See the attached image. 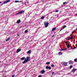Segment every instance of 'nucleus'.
<instances>
[{"instance_id": "nucleus-1", "label": "nucleus", "mask_w": 77, "mask_h": 77, "mask_svg": "<svg viewBox=\"0 0 77 77\" xmlns=\"http://www.w3.org/2000/svg\"><path fill=\"white\" fill-rule=\"evenodd\" d=\"M29 59H30L29 57H26V59H25L24 61L23 62V64H24V63H27V62H28V60H29Z\"/></svg>"}, {"instance_id": "nucleus-2", "label": "nucleus", "mask_w": 77, "mask_h": 77, "mask_svg": "<svg viewBox=\"0 0 77 77\" xmlns=\"http://www.w3.org/2000/svg\"><path fill=\"white\" fill-rule=\"evenodd\" d=\"M44 23L45 28L47 27L48 26L49 23H48V22H47V23L44 22Z\"/></svg>"}, {"instance_id": "nucleus-3", "label": "nucleus", "mask_w": 77, "mask_h": 77, "mask_svg": "<svg viewBox=\"0 0 77 77\" xmlns=\"http://www.w3.org/2000/svg\"><path fill=\"white\" fill-rule=\"evenodd\" d=\"M62 63H63V66H67V65H68V63L66 62H63Z\"/></svg>"}, {"instance_id": "nucleus-4", "label": "nucleus", "mask_w": 77, "mask_h": 77, "mask_svg": "<svg viewBox=\"0 0 77 77\" xmlns=\"http://www.w3.org/2000/svg\"><path fill=\"white\" fill-rule=\"evenodd\" d=\"M46 69H51V66H47L46 67Z\"/></svg>"}, {"instance_id": "nucleus-5", "label": "nucleus", "mask_w": 77, "mask_h": 77, "mask_svg": "<svg viewBox=\"0 0 77 77\" xmlns=\"http://www.w3.org/2000/svg\"><path fill=\"white\" fill-rule=\"evenodd\" d=\"M10 2V0H7L6 1H5V2H4L3 3H4V4H5V3H8V2Z\"/></svg>"}, {"instance_id": "nucleus-6", "label": "nucleus", "mask_w": 77, "mask_h": 77, "mask_svg": "<svg viewBox=\"0 0 77 77\" xmlns=\"http://www.w3.org/2000/svg\"><path fill=\"white\" fill-rule=\"evenodd\" d=\"M23 12H24V11H22L17 13V14H22Z\"/></svg>"}, {"instance_id": "nucleus-7", "label": "nucleus", "mask_w": 77, "mask_h": 77, "mask_svg": "<svg viewBox=\"0 0 77 77\" xmlns=\"http://www.w3.org/2000/svg\"><path fill=\"white\" fill-rule=\"evenodd\" d=\"M20 23H21V20H17L16 23H17V24H19Z\"/></svg>"}, {"instance_id": "nucleus-8", "label": "nucleus", "mask_w": 77, "mask_h": 77, "mask_svg": "<svg viewBox=\"0 0 77 77\" xmlns=\"http://www.w3.org/2000/svg\"><path fill=\"white\" fill-rule=\"evenodd\" d=\"M21 50V49H17V53H19V52H20V51Z\"/></svg>"}, {"instance_id": "nucleus-9", "label": "nucleus", "mask_w": 77, "mask_h": 77, "mask_svg": "<svg viewBox=\"0 0 77 77\" xmlns=\"http://www.w3.org/2000/svg\"><path fill=\"white\" fill-rule=\"evenodd\" d=\"M42 74H44L45 73V70H42L41 71Z\"/></svg>"}, {"instance_id": "nucleus-10", "label": "nucleus", "mask_w": 77, "mask_h": 77, "mask_svg": "<svg viewBox=\"0 0 77 77\" xmlns=\"http://www.w3.org/2000/svg\"><path fill=\"white\" fill-rule=\"evenodd\" d=\"M76 69H73L72 70V72H75V71H76Z\"/></svg>"}, {"instance_id": "nucleus-11", "label": "nucleus", "mask_w": 77, "mask_h": 77, "mask_svg": "<svg viewBox=\"0 0 77 77\" xmlns=\"http://www.w3.org/2000/svg\"><path fill=\"white\" fill-rule=\"evenodd\" d=\"M56 27L53 28L52 30V31H53L54 30H56Z\"/></svg>"}, {"instance_id": "nucleus-12", "label": "nucleus", "mask_w": 77, "mask_h": 77, "mask_svg": "<svg viewBox=\"0 0 77 77\" xmlns=\"http://www.w3.org/2000/svg\"><path fill=\"white\" fill-rule=\"evenodd\" d=\"M30 53H31V50H29V51H28L27 52V53H28V54H29Z\"/></svg>"}, {"instance_id": "nucleus-13", "label": "nucleus", "mask_w": 77, "mask_h": 77, "mask_svg": "<svg viewBox=\"0 0 77 77\" xmlns=\"http://www.w3.org/2000/svg\"><path fill=\"white\" fill-rule=\"evenodd\" d=\"M62 53L61 52H60L58 53V55H59V56L62 55Z\"/></svg>"}, {"instance_id": "nucleus-14", "label": "nucleus", "mask_w": 77, "mask_h": 77, "mask_svg": "<svg viewBox=\"0 0 77 77\" xmlns=\"http://www.w3.org/2000/svg\"><path fill=\"white\" fill-rule=\"evenodd\" d=\"M23 2V1H15V3H18V2Z\"/></svg>"}, {"instance_id": "nucleus-15", "label": "nucleus", "mask_w": 77, "mask_h": 77, "mask_svg": "<svg viewBox=\"0 0 77 77\" xmlns=\"http://www.w3.org/2000/svg\"><path fill=\"white\" fill-rule=\"evenodd\" d=\"M67 50V49L64 48V49H60V50H62L63 51H64L65 50Z\"/></svg>"}, {"instance_id": "nucleus-16", "label": "nucleus", "mask_w": 77, "mask_h": 77, "mask_svg": "<svg viewBox=\"0 0 77 77\" xmlns=\"http://www.w3.org/2000/svg\"><path fill=\"white\" fill-rule=\"evenodd\" d=\"M24 59H25V57H22L21 58V60H24Z\"/></svg>"}, {"instance_id": "nucleus-17", "label": "nucleus", "mask_w": 77, "mask_h": 77, "mask_svg": "<svg viewBox=\"0 0 77 77\" xmlns=\"http://www.w3.org/2000/svg\"><path fill=\"white\" fill-rule=\"evenodd\" d=\"M10 39V38H8L6 40V41H9V39Z\"/></svg>"}, {"instance_id": "nucleus-18", "label": "nucleus", "mask_w": 77, "mask_h": 77, "mask_svg": "<svg viewBox=\"0 0 77 77\" xmlns=\"http://www.w3.org/2000/svg\"><path fill=\"white\" fill-rule=\"evenodd\" d=\"M46 64L47 65H50V62H47L46 63Z\"/></svg>"}, {"instance_id": "nucleus-19", "label": "nucleus", "mask_w": 77, "mask_h": 77, "mask_svg": "<svg viewBox=\"0 0 77 77\" xmlns=\"http://www.w3.org/2000/svg\"><path fill=\"white\" fill-rule=\"evenodd\" d=\"M65 27H66V26H64L63 27V29H65Z\"/></svg>"}, {"instance_id": "nucleus-20", "label": "nucleus", "mask_w": 77, "mask_h": 77, "mask_svg": "<svg viewBox=\"0 0 77 77\" xmlns=\"http://www.w3.org/2000/svg\"><path fill=\"white\" fill-rule=\"evenodd\" d=\"M44 19V16H42V17H41V19L42 20V19Z\"/></svg>"}, {"instance_id": "nucleus-21", "label": "nucleus", "mask_w": 77, "mask_h": 77, "mask_svg": "<svg viewBox=\"0 0 77 77\" xmlns=\"http://www.w3.org/2000/svg\"><path fill=\"white\" fill-rule=\"evenodd\" d=\"M69 38L70 39H73V37H69Z\"/></svg>"}, {"instance_id": "nucleus-22", "label": "nucleus", "mask_w": 77, "mask_h": 77, "mask_svg": "<svg viewBox=\"0 0 77 77\" xmlns=\"http://www.w3.org/2000/svg\"><path fill=\"white\" fill-rule=\"evenodd\" d=\"M72 67V66L71 65L70 66V69H71Z\"/></svg>"}, {"instance_id": "nucleus-23", "label": "nucleus", "mask_w": 77, "mask_h": 77, "mask_svg": "<svg viewBox=\"0 0 77 77\" xmlns=\"http://www.w3.org/2000/svg\"><path fill=\"white\" fill-rule=\"evenodd\" d=\"M75 48H77V47H74L73 48H72V49L73 50V49H75Z\"/></svg>"}, {"instance_id": "nucleus-24", "label": "nucleus", "mask_w": 77, "mask_h": 77, "mask_svg": "<svg viewBox=\"0 0 77 77\" xmlns=\"http://www.w3.org/2000/svg\"><path fill=\"white\" fill-rule=\"evenodd\" d=\"M77 59H75L74 60V61L75 62H77Z\"/></svg>"}, {"instance_id": "nucleus-25", "label": "nucleus", "mask_w": 77, "mask_h": 77, "mask_svg": "<svg viewBox=\"0 0 77 77\" xmlns=\"http://www.w3.org/2000/svg\"><path fill=\"white\" fill-rule=\"evenodd\" d=\"M75 32V31L72 32V34H73V33H74Z\"/></svg>"}, {"instance_id": "nucleus-26", "label": "nucleus", "mask_w": 77, "mask_h": 77, "mask_svg": "<svg viewBox=\"0 0 77 77\" xmlns=\"http://www.w3.org/2000/svg\"><path fill=\"white\" fill-rule=\"evenodd\" d=\"M28 32V30H26L25 31V33H27V32Z\"/></svg>"}, {"instance_id": "nucleus-27", "label": "nucleus", "mask_w": 77, "mask_h": 77, "mask_svg": "<svg viewBox=\"0 0 77 77\" xmlns=\"http://www.w3.org/2000/svg\"><path fill=\"white\" fill-rule=\"evenodd\" d=\"M54 72H52V75H54Z\"/></svg>"}, {"instance_id": "nucleus-28", "label": "nucleus", "mask_w": 77, "mask_h": 77, "mask_svg": "<svg viewBox=\"0 0 77 77\" xmlns=\"http://www.w3.org/2000/svg\"><path fill=\"white\" fill-rule=\"evenodd\" d=\"M67 48H70V46L69 45H68L67 46Z\"/></svg>"}, {"instance_id": "nucleus-29", "label": "nucleus", "mask_w": 77, "mask_h": 77, "mask_svg": "<svg viewBox=\"0 0 77 77\" xmlns=\"http://www.w3.org/2000/svg\"><path fill=\"white\" fill-rule=\"evenodd\" d=\"M51 67H54V64H52L51 65Z\"/></svg>"}, {"instance_id": "nucleus-30", "label": "nucleus", "mask_w": 77, "mask_h": 77, "mask_svg": "<svg viewBox=\"0 0 77 77\" xmlns=\"http://www.w3.org/2000/svg\"><path fill=\"white\" fill-rule=\"evenodd\" d=\"M56 12H59V10H56L55 11Z\"/></svg>"}, {"instance_id": "nucleus-31", "label": "nucleus", "mask_w": 77, "mask_h": 77, "mask_svg": "<svg viewBox=\"0 0 77 77\" xmlns=\"http://www.w3.org/2000/svg\"><path fill=\"white\" fill-rule=\"evenodd\" d=\"M66 4V2H64L63 3V5H65Z\"/></svg>"}, {"instance_id": "nucleus-32", "label": "nucleus", "mask_w": 77, "mask_h": 77, "mask_svg": "<svg viewBox=\"0 0 77 77\" xmlns=\"http://www.w3.org/2000/svg\"><path fill=\"white\" fill-rule=\"evenodd\" d=\"M68 41H69V40H70V38H69V37H68Z\"/></svg>"}, {"instance_id": "nucleus-33", "label": "nucleus", "mask_w": 77, "mask_h": 77, "mask_svg": "<svg viewBox=\"0 0 77 77\" xmlns=\"http://www.w3.org/2000/svg\"><path fill=\"white\" fill-rule=\"evenodd\" d=\"M38 77H42V76H41V75H38Z\"/></svg>"}, {"instance_id": "nucleus-34", "label": "nucleus", "mask_w": 77, "mask_h": 77, "mask_svg": "<svg viewBox=\"0 0 77 77\" xmlns=\"http://www.w3.org/2000/svg\"><path fill=\"white\" fill-rule=\"evenodd\" d=\"M52 37H54L55 36V35H54L52 36Z\"/></svg>"}, {"instance_id": "nucleus-35", "label": "nucleus", "mask_w": 77, "mask_h": 77, "mask_svg": "<svg viewBox=\"0 0 77 77\" xmlns=\"http://www.w3.org/2000/svg\"><path fill=\"white\" fill-rule=\"evenodd\" d=\"M15 76V75H14L12 76V77H14Z\"/></svg>"}, {"instance_id": "nucleus-36", "label": "nucleus", "mask_w": 77, "mask_h": 77, "mask_svg": "<svg viewBox=\"0 0 77 77\" xmlns=\"http://www.w3.org/2000/svg\"><path fill=\"white\" fill-rule=\"evenodd\" d=\"M66 45H68V43H66Z\"/></svg>"}, {"instance_id": "nucleus-37", "label": "nucleus", "mask_w": 77, "mask_h": 77, "mask_svg": "<svg viewBox=\"0 0 77 77\" xmlns=\"http://www.w3.org/2000/svg\"><path fill=\"white\" fill-rule=\"evenodd\" d=\"M65 43H66V44L68 43V42H67V41L66 42H65Z\"/></svg>"}, {"instance_id": "nucleus-38", "label": "nucleus", "mask_w": 77, "mask_h": 77, "mask_svg": "<svg viewBox=\"0 0 77 77\" xmlns=\"http://www.w3.org/2000/svg\"><path fill=\"white\" fill-rule=\"evenodd\" d=\"M17 36H19V34H17Z\"/></svg>"}, {"instance_id": "nucleus-39", "label": "nucleus", "mask_w": 77, "mask_h": 77, "mask_svg": "<svg viewBox=\"0 0 77 77\" xmlns=\"http://www.w3.org/2000/svg\"><path fill=\"white\" fill-rule=\"evenodd\" d=\"M72 34L70 35V36H72Z\"/></svg>"}, {"instance_id": "nucleus-40", "label": "nucleus", "mask_w": 77, "mask_h": 77, "mask_svg": "<svg viewBox=\"0 0 77 77\" xmlns=\"http://www.w3.org/2000/svg\"><path fill=\"white\" fill-rule=\"evenodd\" d=\"M62 30V29H60V31H61Z\"/></svg>"}, {"instance_id": "nucleus-41", "label": "nucleus", "mask_w": 77, "mask_h": 77, "mask_svg": "<svg viewBox=\"0 0 77 77\" xmlns=\"http://www.w3.org/2000/svg\"><path fill=\"white\" fill-rule=\"evenodd\" d=\"M0 3H2V2H0Z\"/></svg>"}, {"instance_id": "nucleus-42", "label": "nucleus", "mask_w": 77, "mask_h": 77, "mask_svg": "<svg viewBox=\"0 0 77 77\" xmlns=\"http://www.w3.org/2000/svg\"><path fill=\"white\" fill-rule=\"evenodd\" d=\"M71 64V63H69V64Z\"/></svg>"}, {"instance_id": "nucleus-43", "label": "nucleus", "mask_w": 77, "mask_h": 77, "mask_svg": "<svg viewBox=\"0 0 77 77\" xmlns=\"http://www.w3.org/2000/svg\"><path fill=\"white\" fill-rule=\"evenodd\" d=\"M0 62H1V61H0Z\"/></svg>"}, {"instance_id": "nucleus-44", "label": "nucleus", "mask_w": 77, "mask_h": 77, "mask_svg": "<svg viewBox=\"0 0 77 77\" xmlns=\"http://www.w3.org/2000/svg\"><path fill=\"white\" fill-rule=\"evenodd\" d=\"M76 15H77V14H76Z\"/></svg>"}]
</instances>
